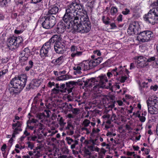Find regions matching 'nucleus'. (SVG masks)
<instances>
[{
    "mask_svg": "<svg viewBox=\"0 0 158 158\" xmlns=\"http://www.w3.org/2000/svg\"><path fill=\"white\" fill-rule=\"evenodd\" d=\"M147 112L145 111L144 112L141 114V116L140 115L138 118H139V120L142 123L144 122L146 120L145 116L146 115Z\"/></svg>",
    "mask_w": 158,
    "mask_h": 158,
    "instance_id": "obj_35",
    "label": "nucleus"
},
{
    "mask_svg": "<svg viewBox=\"0 0 158 158\" xmlns=\"http://www.w3.org/2000/svg\"><path fill=\"white\" fill-rule=\"evenodd\" d=\"M151 7L156 6V10H158V0L157 2H154L151 5Z\"/></svg>",
    "mask_w": 158,
    "mask_h": 158,
    "instance_id": "obj_56",
    "label": "nucleus"
},
{
    "mask_svg": "<svg viewBox=\"0 0 158 158\" xmlns=\"http://www.w3.org/2000/svg\"><path fill=\"white\" fill-rule=\"evenodd\" d=\"M8 71L7 69H4L0 71V77H3V75L7 73Z\"/></svg>",
    "mask_w": 158,
    "mask_h": 158,
    "instance_id": "obj_43",
    "label": "nucleus"
},
{
    "mask_svg": "<svg viewBox=\"0 0 158 158\" xmlns=\"http://www.w3.org/2000/svg\"><path fill=\"white\" fill-rule=\"evenodd\" d=\"M64 48L63 45L60 42L55 43L54 45V49L56 53L58 54L63 53L64 51Z\"/></svg>",
    "mask_w": 158,
    "mask_h": 158,
    "instance_id": "obj_19",
    "label": "nucleus"
},
{
    "mask_svg": "<svg viewBox=\"0 0 158 158\" xmlns=\"http://www.w3.org/2000/svg\"><path fill=\"white\" fill-rule=\"evenodd\" d=\"M129 72L127 69H124L121 65L118 67V75L116 77V79H118L121 83L124 82L127 78V75Z\"/></svg>",
    "mask_w": 158,
    "mask_h": 158,
    "instance_id": "obj_10",
    "label": "nucleus"
},
{
    "mask_svg": "<svg viewBox=\"0 0 158 158\" xmlns=\"http://www.w3.org/2000/svg\"><path fill=\"white\" fill-rule=\"evenodd\" d=\"M73 20H69V22H66L64 21L65 23L63 22H59L57 24V27L56 29V31L58 33H62L65 31V29H69L72 27V25L71 22Z\"/></svg>",
    "mask_w": 158,
    "mask_h": 158,
    "instance_id": "obj_12",
    "label": "nucleus"
},
{
    "mask_svg": "<svg viewBox=\"0 0 158 158\" xmlns=\"http://www.w3.org/2000/svg\"><path fill=\"white\" fill-rule=\"evenodd\" d=\"M83 6L78 0H75L70 2L67 6L66 12L63 19L64 21L68 22L69 20H73L77 17L87 15L86 11L82 8Z\"/></svg>",
    "mask_w": 158,
    "mask_h": 158,
    "instance_id": "obj_1",
    "label": "nucleus"
},
{
    "mask_svg": "<svg viewBox=\"0 0 158 158\" xmlns=\"http://www.w3.org/2000/svg\"><path fill=\"white\" fill-rule=\"evenodd\" d=\"M96 81H98L99 84L103 86V87L105 88H112L111 84L110 83H109V85L108 86L106 85V83L108 82V79L106 75L105 74H102L97 77V79H96Z\"/></svg>",
    "mask_w": 158,
    "mask_h": 158,
    "instance_id": "obj_16",
    "label": "nucleus"
},
{
    "mask_svg": "<svg viewBox=\"0 0 158 158\" xmlns=\"http://www.w3.org/2000/svg\"><path fill=\"white\" fill-rule=\"evenodd\" d=\"M90 121L88 119H85L83 123V125L86 127H87L89 126V124L90 123Z\"/></svg>",
    "mask_w": 158,
    "mask_h": 158,
    "instance_id": "obj_41",
    "label": "nucleus"
},
{
    "mask_svg": "<svg viewBox=\"0 0 158 158\" xmlns=\"http://www.w3.org/2000/svg\"><path fill=\"white\" fill-rule=\"evenodd\" d=\"M82 52L77 51L71 53V56L72 58L76 57H79L82 55Z\"/></svg>",
    "mask_w": 158,
    "mask_h": 158,
    "instance_id": "obj_32",
    "label": "nucleus"
},
{
    "mask_svg": "<svg viewBox=\"0 0 158 158\" xmlns=\"http://www.w3.org/2000/svg\"><path fill=\"white\" fill-rule=\"evenodd\" d=\"M87 85L91 87L94 86L92 89V92L94 94L100 93L102 88H104L103 86L99 84L98 81H96V79L93 78L88 80Z\"/></svg>",
    "mask_w": 158,
    "mask_h": 158,
    "instance_id": "obj_7",
    "label": "nucleus"
},
{
    "mask_svg": "<svg viewBox=\"0 0 158 158\" xmlns=\"http://www.w3.org/2000/svg\"><path fill=\"white\" fill-rule=\"evenodd\" d=\"M24 30V27L22 26H19L15 30L14 33L16 34H20L23 32Z\"/></svg>",
    "mask_w": 158,
    "mask_h": 158,
    "instance_id": "obj_31",
    "label": "nucleus"
},
{
    "mask_svg": "<svg viewBox=\"0 0 158 158\" xmlns=\"http://www.w3.org/2000/svg\"><path fill=\"white\" fill-rule=\"evenodd\" d=\"M51 45L49 42H46L42 46L40 50V55L43 58L48 56L49 51L51 50Z\"/></svg>",
    "mask_w": 158,
    "mask_h": 158,
    "instance_id": "obj_15",
    "label": "nucleus"
},
{
    "mask_svg": "<svg viewBox=\"0 0 158 158\" xmlns=\"http://www.w3.org/2000/svg\"><path fill=\"white\" fill-rule=\"evenodd\" d=\"M90 149L91 150L93 151H95L96 152H98L99 150V149L98 148H95L93 146H91L90 148Z\"/></svg>",
    "mask_w": 158,
    "mask_h": 158,
    "instance_id": "obj_58",
    "label": "nucleus"
},
{
    "mask_svg": "<svg viewBox=\"0 0 158 158\" xmlns=\"http://www.w3.org/2000/svg\"><path fill=\"white\" fill-rule=\"evenodd\" d=\"M61 39L60 35H53L52 37L47 42H49L50 44H53L54 42L56 43L59 42Z\"/></svg>",
    "mask_w": 158,
    "mask_h": 158,
    "instance_id": "obj_24",
    "label": "nucleus"
},
{
    "mask_svg": "<svg viewBox=\"0 0 158 158\" xmlns=\"http://www.w3.org/2000/svg\"><path fill=\"white\" fill-rule=\"evenodd\" d=\"M93 53L94 55H92L91 56V58L93 59V60H95L98 57H98L100 56L101 55V52L100 50H97L94 51Z\"/></svg>",
    "mask_w": 158,
    "mask_h": 158,
    "instance_id": "obj_29",
    "label": "nucleus"
},
{
    "mask_svg": "<svg viewBox=\"0 0 158 158\" xmlns=\"http://www.w3.org/2000/svg\"><path fill=\"white\" fill-rule=\"evenodd\" d=\"M64 56H61L56 59L53 60L52 63L55 65H60L64 61Z\"/></svg>",
    "mask_w": 158,
    "mask_h": 158,
    "instance_id": "obj_27",
    "label": "nucleus"
},
{
    "mask_svg": "<svg viewBox=\"0 0 158 158\" xmlns=\"http://www.w3.org/2000/svg\"><path fill=\"white\" fill-rule=\"evenodd\" d=\"M148 111L151 114L158 113V97L153 96L147 101Z\"/></svg>",
    "mask_w": 158,
    "mask_h": 158,
    "instance_id": "obj_5",
    "label": "nucleus"
},
{
    "mask_svg": "<svg viewBox=\"0 0 158 158\" xmlns=\"http://www.w3.org/2000/svg\"><path fill=\"white\" fill-rule=\"evenodd\" d=\"M47 86L50 88L52 86H54V88H56V84L53 81H50L48 83Z\"/></svg>",
    "mask_w": 158,
    "mask_h": 158,
    "instance_id": "obj_42",
    "label": "nucleus"
},
{
    "mask_svg": "<svg viewBox=\"0 0 158 158\" xmlns=\"http://www.w3.org/2000/svg\"><path fill=\"white\" fill-rule=\"evenodd\" d=\"M51 113V112L49 110H44L43 114H44L45 117L46 118L47 117H49Z\"/></svg>",
    "mask_w": 158,
    "mask_h": 158,
    "instance_id": "obj_46",
    "label": "nucleus"
},
{
    "mask_svg": "<svg viewBox=\"0 0 158 158\" xmlns=\"http://www.w3.org/2000/svg\"><path fill=\"white\" fill-rule=\"evenodd\" d=\"M94 3V1H92L91 2H88V6H89L90 7H93Z\"/></svg>",
    "mask_w": 158,
    "mask_h": 158,
    "instance_id": "obj_61",
    "label": "nucleus"
},
{
    "mask_svg": "<svg viewBox=\"0 0 158 158\" xmlns=\"http://www.w3.org/2000/svg\"><path fill=\"white\" fill-rule=\"evenodd\" d=\"M31 84H33L34 86L36 87H38L39 85L38 82V81L36 80H33L31 82Z\"/></svg>",
    "mask_w": 158,
    "mask_h": 158,
    "instance_id": "obj_54",
    "label": "nucleus"
},
{
    "mask_svg": "<svg viewBox=\"0 0 158 158\" xmlns=\"http://www.w3.org/2000/svg\"><path fill=\"white\" fill-rule=\"evenodd\" d=\"M11 0H0V6L1 7L6 6Z\"/></svg>",
    "mask_w": 158,
    "mask_h": 158,
    "instance_id": "obj_34",
    "label": "nucleus"
},
{
    "mask_svg": "<svg viewBox=\"0 0 158 158\" xmlns=\"http://www.w3.org/2000/svg\"><path fill=\"white\" fill-rule=\"evenodd\" d=\"M118 12V9L115 6H112L111 7L110 13L111 15H115Z\"/></svg>",
    "mask_w": 158,
    "mask_h": 158,
    "instance_id": "obj_36",
    "label": "nucleus"
},
{
    "mask_svg": "<svg viewBox=\"0 0 158 158\" xmlns=\"http://www.w3.org/2000/svg\"><path fill=\"white\" fill-rule=\"evenodd\" d=\"M66 97L68 101V102L72 101H73V99L74 98L73 95H67Z\"/></svg>",
    "mask_w": 158,
    "mask_h": 158,
    "instance_id": "obj_47",
    "label": "nucleus"
},
{
    "mask_svg": "<svg viewBox=\"0 0 158 158\" xmlns=\"http://www.w3.org/2000/svg\"><path fill=\"white\" fill-rule=\"evenodd\" d=\"M34 156L35 158H38L42 156L40 148L37 147L35 149H34Z\"/></svg>",
    "mask_w": 158,
    "mask_h": 158,
    "instance_id": "obj_28",
    "label": "nucleus"
},
{
    "mask_svg": "<svg viewBox=\"0 0 158 158\" xmlns=\"http://www.w3.org/2000/svg\"><path fill=\"white\" fill-rule=\"evenodd\" d=\"M78 143V142L77 140H73V142L71 143V148L72 149L74 148L75 147V146Z\"/></svg>",
    "mask_w": 158,
    "mask_h": 158,
    "instance_id": "obj_38",
    "label": "nucleus"
},
{
    "mask_svg": "<svg viewBox=\"0 0 158 158\" xmlns=\"http://www.w3.org/2000/svg\"><path fill=\"white\" fill-rule=\"evenodd\" d=\"M15 147L16 148H18L20 150L23 149L25 148V146H22L20 145H19V144H16L15 145Z\"/></svg>",
    "mask_w": 158,
    "mask_h": 158,
    "instance_id": "obj_59",
    "label": "nucleus"
},
{
    "mask_svg": "<svg viewBox=\"0 0 158 158\" xmlns=\"http://www.w3.org/2000/svg\"><path fill=\"white\" fill-rule=\"evenodd\" d=\"M133 115H135V117H139L140 115L139 111H137L136 112H134L133 113Z\"/></svg>",
    "mask_w": 158,
    "mask_h": 158,
    "instance_id": "obj_60",
    "label": "nucleus"
},
{
    "mask_svg": "<svg viewBox=\"0 0 158 158\" xmlns=\"http://www.w3.org/2000/svg\"><path fill=\"white\" fill-rule=\"evenodd\" d=\"M139 25L138 22H134L129 25L127 29V32L130 35L134 34H138L139 33Z\"/></svg>",
    "mask_w": 158,
    "mask_h": 158,
    "instance_id": "obj_13",
    "label": "nucleus"
},
{
    "mask_svg": "<svg viewBox=\"0 0 158 158\" xmlns=\"http://www.w3.org/2000/svg\"><path fill=\"white\" fill-rule=\"evenodd\" d=\"M27 79V76L24 74L12 79L10 84L12 87L9 85L6 90V92L10 94L8 96L11 97L19 93L25 86Z\"/></svg>",
    "mask_w": 158,
    "mask_h": 158,
    "instance_id": "obj_2",
    "label": "nucleus"
},
{
    "mask_svg": "<svg viewBox=\"0 0 158 158\" xmlns=\"http://www.w3.org/2000/svg\"><path fill=\"white\" fill-rule=\"evenodd\" d=\"M139 89L141 94H145L147 92L146 89H147L149 86L148 83L145 82L142 83V84H139Z\"/></svg>",
    "mask_w": 158,
    "mask_h": 158,
    "instance_id": "obj_23",
    "label": "nucleus"
},
{
    "mask_svg": "<svg viewBox=\"0 0 158 158\" xmlns=\"http://www.w3.org/2000/svg\"><path fill=\"white\" fill-rule=\"evenodd\" d=\"M118 68L115 67L114 68L109 70L107 73V75L110 78L113 76L116 77L117 75H118Z\"/></svg>",
    "mask_w": 158,
    "mask_h": 158,
    "instance_id": "obj_22",
    "label": "nucleus"
},
{
    "mask_svg": "<svg viewBox=\"0 0 158 158\" xmlns=\"http://www.w3.org/2000/svg\"><path fill=\"white\" fill-rule=\"evenodd\" d=\"M70 51L71 53H73L77 51V50L76 47L74 45L72 46L70 48Z\"/></svg>",
    "mask_w": 158,
    "mask_h": 158,
    "instance_id": "obj_52",
    "label": "nucleus"
},
{
    "mask_svg": "<svg viewBox=\"0 0 158 158\" xmlns=\"http://www.w3.org/2000/svg\"><path fill=\"white\" fill-rule=\"evenodd\" d=\"M27 140H32L33 141H36L38 143H40V141L37 139V136L34 135L27 137Z\"/></svg>",
    "mask_w": 158,
    "mask_h": 158,
    "instance_id": "obj_37",
    "label": "nucleus"
},
{
    "mask_svg": "<svg viewBox=\"0 0 158 158\" xmlns=\"http://www.w3.org/2000/svg\"><path fill=\"white\" fill-rule=\"evenodd\" d=\"M26 144L28 145L27 148L31 150H32L34 147V144L32 142L28 141L26 143Z\"/></svg>",
    "mask_w": 158,
    "mask_h": 158,
    "instance_id": "obj_39",
    "label": "nucleus"
},
{
    "mask_svg": "<svg viewBox=\"0 0 158 158\" xmlns=\"http://www.w3.org/2000/svg\"><path fill=\"white\" fill-rule=\"evenodd\" d=\"M69 76L67 74H64L61 75L58 77L56 78V80L58 81H64L69 79Z\"/></svg>",
    "mask_w": 158,
    "mask_h": 158,
    "instance_id": "obj_33",
    "label": "nucleus"
},
{
    "mask_svg": "<svg viewBox=\"0 0 158 158\" xmlns=\"http://www.w3.org/2000/svg\"><path fill=\"white\" fill-rule=\"evenodd\" d=\"M152 7L153 8L145 15L144 19L148 24L153 25L158 23V10H156V6Z\"/></svg>",
    "mask_w": 158,
    "mask_h": 158,
    "instance_id": "obj_4",
    "label": "nucleus"
},
{
    "mask_svg": "<svg viewBox=\"0 0 158 158\" xmlns=\"http://www.w3.org/2000/svg\"><path fill=\"white\" fill-rule=\"evenodd\" d=\"M87 127L84 126L81 128L83 131H86V134H88L90 132V131L86 127Z\"/></svg>",
    "mask_w": 158,
    "mask_h": 158,
    "instance_id": "obj_53",
    "label": "nucleus"
},
{
    "mask_svg": "<svg viewBox=\"0 0 158 158\" xmlns=\"http://www.w3.org/2000/svg\"><path fill=\"white\" fill-rule=\"evenodd\" d=\"M73 129V127L72 123H68L67 126L65 128V130L69 129Z\"/></svg>",
    "mask_w": 158,
    "mask_h": 158,
    "instance_id": "obj_40",
    "label": "nucleus"
},
{
    "mask_svg": "<svg viewBox=\"0 0 158 158\" xmlns=\"http://www.w3.org/2000/svg\"><path fill=\"white\" fill-rule=\"evenodd\" d=\"M38 117L40 119V122L43 123L46 117H45L44 114H40L38 116Z\"/></svg>",
    "mask_w": 158,
    "mask_h": 158,
    "instance_id": "obj_44",
    "label": "nucleus"
},
{
    "mask_svg": "<svg viewBox=\"0 0 158 158\" xmlns=\"http://www.w3.org/2000/svg\"><path fill=\"white\" fill-rule=\"evenodd\" d=\"M66 124V123L64 122V120L63 118L61 117L59 120V124L61 126H64Z\"/></svg>",
    "mask_w": 158,
    "mask_h": 158,
    "instance_id": "obj_45",
    "label": "nucleus"
},
{
    "mask_svg": "<svg viewBox=\"0 0 158 158\" xmlns=\"http://www.w3.org/2000/svg\"><path fill=\"white\" fill-rule=\"evenodd\" d=\"M44 126L40 123H38L35 125V130L34 133L37 134L43 133Z\"/></svg>",
    "mask_w": 158,
    "mask_h": 158,
    "instance_id": "obj_21",
    "label": "nucleus"
},
{
    "mask_svg": "<svg viewBox=\"0 0 158 158\" xmlns=\"http://www.w3.org/2000/svg\"><path fill=\"white\" fill-rule=\"evenodd\" d=\"M15 157L16 158H30V156L28 155H25L22 156V157L20 156L16 155Z\"/></svg>",
    "mask_w": 158,
    "mask_h": 158,
    "instance_id": "obj_50",
    "label": "nucleus"
},
{
    "mask_svg": "<svg viewBox=\"0 0 158 158\" xmlns=\"http://www.w3.org/2000/svg\"><path fill=\"white\" fill-rule=\"evenodd\" d=\"M130 12V10H129L126 8L124 10H123L122 13L124 15H127L129 14Z\"/></svg>",
    "mask_w": 158,
    "mask_h": 158,
    "instance_id": "obj_57",
    "label": "nucleus"
},
{
    "mask_svg": "<svg viewBox=\"0 0 158 158\" xmlns=\"http://www.w3.org/2000/svg\"><path fill=\"white\" fill-rule=\"evenodd\" d=\"M102 60V57H98L95 60L84 61L80 64L82 70L85 71L92 69L98 65L101 62Z\"/></svg>",
    "mask_w": 158,
    "mask_h": 158,
    "instance_id": "obj_6",
    "label": "nucleus"
},
{
    "mask_svg": "<svg viewBox=\"0 0 158 158\" xmlns=\"http://www.w3.org/2000/svg\"><path fill=\"white\" fill-rule=\"evenodd\" d=\"M65 85L62 84L59 85V84H56V88H54L51 90V94H61L65 92V90L63 89L65 87Z\"/></svg>",
    "mask_w": 158,
    "mask_h": 158,
    "instance_id": "obj_17",
    "label": "nucleus"
},
{
    "mask_svg": "<svg viewBox=\"0 0 158 158\" xmlns=\"http://www.w3.org/2000/svg\"><path fill=\"white\" fill-rule=\"evenodd\" d=\"M58 6L56 5H51L48 8V14L49 15H56L59 11Z\"/></svg>",
    "mask_w": 158,
    "mask_h": 158,
    "instance_id": "obj_20",
    "label": "nucleus"
},
{
    "mask_svg": "<svg viewBox=\"0 0 158 158\" xmlns=\"http://www.w3.org/2000/svg\"><path fill=\"white\" fill-rule=\"evenodd\" d=\"M56 23V19L54 16L48 17L42 23V27L45 29H49L52 27Z\"/></svg>",
    "mask_w": 158,
    "mask_h": 158,
    "instance_id": "obj_11",
    "label": "nucleus"
},
{
    "mask_svg": "<svg viewBox=\"0 0 158 158\" xmlns=\"http://www.w3.org/2000/svg\"><path fill=\"white\" fill-rule=\"evenodd\" d=\"M73 28L76 32L87 33L91 28V25L87 15L77 17L73 20Z\"/></svg>",
    "mask_w": 158,
    "mask_h": 158,
    "instance_id": "obj_3",
    "label": "nucleus"
},
{
    "mask_svg": "<svg viewBox=\"0 0 158 158\" xmlns=\"http://www.w3.org/2000/svg\"><path fill=\"white\" fill-rule=\"evenodd\" d=\"M66 132H67V134L69 135H71L74 133V131L73 129H69L65 130Z\"/></svg>",
    "mask_w": 158,
    "mask_h": 158,
    "instance_id": "obj_48",
    "label": "nucleus"
},
{
    "mask_svg": "<svg viewBox=\"0 0 158 158\" xmlns=\"http://www.w3.org/2000/svg\"><path fill=\"white\" fill-rule=\"evenodd\" d=\"M15 36L10 37L8 38L7 40V45L8 47H13V48H15Z\"/></svg>",
    "mask_w": 158,
    "mask_h": 158,
    "instance_id": "obj_25",
    "label": "nucleus"
},
{
    "mask_svg": "<svg viewBox=\"0 0 158 158\" xmlns=\"http://www.w3.org/2000/svg\"><path fill=\"white\" fill-rule=\"evenodd\" d=\"M155 59L156 58L154 56L151 57L148 59H147V62L148 63V62H151L154 61L155 60Z\"/></svg>",
    "mask_w": 158,
    "mask_h": 158,
    "instance_id": "obj_63",
    "label": "nucleus"
},
{
    "mask_svg": "<svg viewBox=\"0 0 158 158\" xmlns=\"http://www.w3.org/2000/svg\"><path fill=\"white\" fill-rule=\"evenodd\" d=\"M9 60L8 57H4L2 59V62L3 63H6L9 61Z\"/></svg>",
    "mask_w": 158,
    "mask_h": 158,
    "instance_id": "obj_51",
    "label": "nucleus"
},
{
    "mask_svg": "<svg viewBox=\"0 0 158 158\" xmlns=\"http://www.w3.org/2000/svg\"><path fill=\"white\" fill-rule=\"evenodd\" d=\"M158 88V87L157 85H155L154 86L152 85L150 87V89L153 90L154 91H156Z\"/></svg>",
    "mask_w": 158,
    "mask_h": 158,
    "instance_id": "obj_62",
    "label": "nucleus"
},
{
    "mask_svg": "<svg viewBox=\"0 0 158 158\" xmlns=\"http://www.w3.org/2000/svg\"><path fill=\"white\" fill-rule=\"evenodd\" d=\"M23 123L21 121H17L16 123L12 124V129L13 130V133L12 135V137L9 141V143L12 145L13 141V138L15 137V135L19 134L20 132L22 131V126Z\"/></svg>",
    "mask_w": 158,
    "mask_h": 158,
    "instance_id": "obj_9",
    "label": "nucleus"
},
{
    "mask_svg": "<svg viewBox=\"0 0 158 158\" xmlns=\"http://www.w3.org/2000/svg\"><path fill=\"white\" fill-rule=\"evenodd\" d=\"M66 139L67 142L68 143L69 145L71 144V143L73 142V140L70 137H66Z\"/></svg>",
    "mask_w": 158,
    "mask_h": 158,
    "instance_id": "obj_49",
    "label": "nucleus"
},
{
    "mask_svg": "<svg viewBox=\"0 0 158 158\" xmlns=\"http://www.w3.org/2000/svg\"><path fill=\"white\" fill-rule=\"evenodd\" d=\"M80 64L78 66H77L73 67V69L75 71L74 73L75 75H77L78 74H81V70H82Z\"/></svg>",
    "mask_w": 158,
    "mask_h": 158,
    "instance_id": "obj_30",
    "label": "nucleus"
},
{
    "mask_svg": "<svg viewBox=\"0 0 158 158\" xmlns=\"http://www.w3.org/2000/svg\"><path fill=\"white\" fill-rule=\"evenodd\" d=\"M31 52L28 48L27 47L24 49L20 53L21 58V61H26L28 60L29 56H30Z\"/></svg>",
    "mask_w": 158,
    "mask_h": 158,
    "instance_id": "obj_18",
    "label": "nucleus"
},
{
    "mask_svg": "<svg viewBox=\"0 0 158 158\" xmlns=\"http://www.w3.org/2000/svg\"><path fill=\"white\" fill-rule=\"evenodd\" d=\"M134 59L137 63V68H143L147 66L148 64L147 62V59L143 56H135Z\"/></svg>",
    "mask_w": 158,
    "mask_h": 158,
    "instance_id": "obj_14",
    "label": "nucleus"
},
{
    "mask_svg": "<svg viewBox=\"0 0 158 158\" xmlns=\"http://www.w3.org/2000/svg\"><path fill=\"white\" fill-rule=\"evenodd\" d=\"M15 48H18L22 44L23 40L22 37L18 36L17 37L15 36Z\"/></svg>",
    "mask_w": 158,
    "mask_h": 158,
    "instance_id": "obj_26",
    "label": "nucleus"
},
{
    "mask_svg": "<svg viewBox=\"0 0 158 158\" xmlns=\"http://www.w3.org/2000/svg\"><path fill=\"white\" fill-rule=\"evenodd\" d=\"M79 110L77 108H74L72 110L73 113L75 114H77L79 113Z\"/></svg>",
    "mask_w": 158,
    "mask_h": 158,
    "instance_id": "obj_55",
    "label": "nucleus"
},
{
    "mask_svg": "<svg viewBox=\"0 0 158 158\" xmlns=\"http://www.w3.org/2000/svg\"><path fill=\"white\" fill-rule=\"evenodd\" d=\"M60 158H73L72 156H67L65 155H62L60 156Z\"/></svg>",
    "mask_w": 158,
    "mask_h": 158,
    "instance_id": "obj_64",
    "label": "nucleus"
},
{
    "mask_svg": "<svg viewBox=\"0 0 158 158\" xmlns=\"http://www.w3.org/2000/svg\"><path fill=\"white\" fill-rule=\"evenodd\" d=\"M153 36L152 32L146 30L140 32L137 37L138 40L142 42H148L151 40Z\"/></svg>",
    "mask_w": 158,
    "mask_h": 158,
    "instance_id": "obj_8",
    "label": "nucleus"
}]
</instances>
